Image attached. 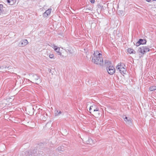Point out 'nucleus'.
<instances>
[{"instance_id": "412c9836", "label": "nucleus", "mask_w": 156, "mask_h": 156, "mask_svg": "<svg viewBox=\"0 0 156 156\" xmlns=\"http://www.w3.org/2000/svg\"><path fill=\"white\" fill-rule=\"evenodd\" d=\"M122 67H124L122 66L121 64H120L119 63L118 65L116 66V68L117 69V70H119L120 69V68H122Z\"/></svg>"}, {"instance_id": "39448f33", "label": "nucleus", "mask_w": 156, "mask_h": 156, "mask_svg": "<svg viewBox=\"0 0 156 156\" xmlns=\"http://www.w3.org/2000/svg\"><path fill=\"white\" fill-rule=\"evenodd\" d=\"M48 117V115L47 113L44 112H42L41 113V115L40 117V119L43 121H45L46 120L47 118Z\"/></svg>"}, {"instance_id": "7c9ffc66", "label": "nucleus", "mask_w": 156, "mask_h": 156, "mask_svg": "<svg viewBox=\"0 0 156 156\" xmlns=\"http://www.w3.org/2000/svg\"><path fill=\"white\" fill-rule=\"evenodd\" d=\"M85 10L86 11H88V10H89V9H86Z\"/></svg>"}, {"instance_id": "6e6552de", "label": "nucleus", "mask_w": 156, "mask_h": 156, "mask_svg": "<svg viewBox=\"0 0 156 156\" xmlns=\"http://www.w3.org/2000/svg\"><path fill=\"white\" fill-rule=\"evenodd\" d=\"M98 108H98L96 105H93L90 106V112L91 114L92 113V112H94Z\"/></svg>"}, {"instance_id": "4468645a", "label": "nucleus", "mask_w": 156, "mask_h": 156, "mask_svg": "<svg viewBox=\"0 0 156 156\" xmlns=\"http://www.w3.org/2000/svg\"><path fill=\"white\" fill-rule=\"evenodd\" d=\"M140 44H146L147 41L146 39H139Z\"/></svg>"}, {"instance_id": "aec40b11", "label": "nucleus", "mask_w": 156, "mask_h": 156, "mask_svg": "<svg viewBox=\"0 0 156 156\" xmlns=\"http://www.w3.org/2000/svg\"><path fill=\"white\" fill-rule=\"evenodd\" d=\"M111 63V62L109 61L105 60V64L106 66H108L109 65H110Z\"/></svg>"}, {"instance_id": "6ab92c4d", "label": "nucleus", "mask_w": 156, "mask_h": 156, "mask_svg": "<svg viewBox=\"0 0 156 156\" xmlns=\"http://www.w3.org/2000/svg\"><path fill=\"white\" fill-rule=\"evenodd\" d=\"M3 5H2L0 4V14L3 13L4 12Z\"/></svg>"}, {"instance_id": "b1692460", "label": "nucleus", "mask_w": 156, "mask_h": 156, "mask_svg": "<svg viewBox=\"0 0 156 156\" xmlns=\"http://www.w3.org/2000/svg\"><path fill=\"white\" fill-rule=\"evenodd\" d=\"M134 44L136 46H138L140 44V42L139 40L138 42H136L135 44Z\"/></svg>"}, {"instance_id": "c756f323", "label": "nucleus", "mask_w": 156, "mask_h": 156, "mask_svg": "<svg viewBox=\"0 0 156 156\" xmlns=\"http://www.w3.org/2000/svg\"><path fill=\"white\" fill-rule=\"evenodd\" d=\"M48 70L49 72H51V70L50 69H48Z\"/></svg>"}, {"instance_id": "1a4fd4ad", "label": "nucleus", "mask_w": 156, "mask_h": 156, "mask_svg": "<svg viewBox=\"0 0 156 156\" xmlns=\"http://www.w3.org/2000/svg\"><path fill=\"white\" fill-rule=\"evenodd\" d=\"M51 9H49L47 10L43 14V16L44 17L47 16L51 12Z\"/></svg>"}, {"instance_id": "a878e982", "label": "nucleus", "mask_w": 156, "mask_h": 156, "mask_svg": "<svg viewBox=\"0 0 156 156\" xmlns=\"http://www.w3.org/2000/svg\"><path fill=\"white\" fill-rule=\"evenodd\" d=\"M37 154H29V156H37Z\"/></svg>"}, {"instance_id": "4be33fe9", "label": "nucleus", "mask_w": 156, "mask_h": 156, "mask_svg": "<svg viewBox=\"0 0 156 156\" xmlns=\"http://www.w3.org/2000/svg\"><path fill=\"white\" fill-rule=\"evenodd\" d=\"M9 66H8V67H7V66L5 65H3L2 66H0V68L2 69H6V68H9Z\"/></svg>"}, {"instance_id": "bb28decb", "label": "nucleus", "mask_w": 156, "mask_h": 156, "mask_svg": "<svg viewBox=\"0 0 156 156\" xmlns=\"http://www.w3.org/2000/svg\"><path fill=\"white\" fill-rule=\"evenodd\" d=\"M61 113V112L60 111H59V112H58V111L57 110H56V112L55 113V115H58L59 114H60Z\"/></svg>"}, {"instance_id": "a211bd4d", "label": "nucleus", "mask_w": 156, "mask_h": 156, "mask_svg": "<svg viewBox=\"0 0 156 156\" xmlns=\"http://www.w3.org/2000/svg\"><path fill=\"white\" fill-rule=\"evenodd\" d=\"M29 109L30 110V111L29 112V114L30 115H31L32 114H33L34 112L33 111L34 108H33L32 107H31L29 108Z\"/></svg>"}, {"instance_id": "393cba45", "label": "nucleus", "mask_w": 156, "mask_h": 156, "mask_svg": "<svg viewBox=\"0 0 156 156\" xmlns=\"http://www.w3.org/2000/svg\"><path fill=\"white\" fill-rule=\"evenodd\" d=\"M54 56V55L53 54H50L49 55V57L51 58H53Z\"/></svg>"}, {"instance_id": "f03ea898", "label": "nucleus", "mask_w": 156, "mask_h": 156, "mask_svg": "<svg viewBox=\"0 0 156 156\" xmlns=\"http://www.w3.org/2000/svg\"><path fill=\"white\" fill-rule=\"evenodd\" d=\"M30 77V79L32 81H31L32 83L37 84H39L41 82V80L39 76L36 74L32 73L29 74Z\"/></svg>"}, {"instance_id": "9b49d317", "label": "nucleus", "mask_w": 156, "mask_h": 156, "mask_svg": "<svg viewBox=\"0 0 156 156\" xmlns=\"http://www.w3.org/2000/svg\"><path fill=\"white\" fill-rule=\"evenodd\" d=\"M54 48L55 50L57 52L58 55H61V53L59 51V48L56 46L54 45Z\"/></svg>"}, {"instance_id": "cd10ccee", "label": "nucleus", "mask_w": 156, "mask_h": 156, "mask_svg": "<svg viewBox=\"0 0 156 156\" xmlns=\"http://www.w3.org/2000/svg\"><path fill=\"white\" fill-rule=\"evenodd\" d=\"M123 118L124 119V121L126 122L129 119L126 117H125V118Z\"/></svg>"}, {"instance_id": "c85d7f7f", "label": "nucleus", "mask_w": 156, "mask_h": 156, "mask_svg": "<svg viewBox=\"0 0 156 156\" xmlns=\"http://www.w3.org/2000/svg\"><path fill=\"white\" fill-rule=\"evenodd\" d=\"M90 2L92 3H94L95 1H94V0H90Z\"/></svg>"}, {"instance_id": "7ed1b4c3", "label": "nucleus", "mask_w": 156, "mask_h": 156, "mask_svg": "<svg viewBox=\"0 0 156 156\" xmlns=\"http://www.w3.org/2000/svg\"><path fill=\"white\" fill-rule=\"evenodd\" d=\"M138 51L139 52L144 55L146 52L149 51H150V49L147 47L143 46L140 47Z\"/></svg>"}, {"instance_id": "9d476101", "label": "nucleus", "mask_w": 156, "mask_h": 156, "mask_svg": "<svg viewBox=\"0 0 156 156\" xmlns=\"http://www.w3.org/2000/svg\"><path fill=\"white\" fill-rule=\"evenodd\" d=\"M118 70L122 74H125L126 72V70L124 67L120 68Z\"/></svg>"}, {"instance_id": "2f4dec72", "label": "nucleus", "mask_w": 156, "mask_h": 156, "mask_svg": "<svg viewBox=\"0 0 156 156\" xmlns=\"http://www.w3.org/2000/svg\"><path fill=\"white\" fill-rule=\"evenodd\" d=\"M70 12H71L72 13H73V12H72L71 11H70H70H69V13Z\"/></svg>"}, {"instance_id": "f8f14e48", "label": "nucleus", "mask_w": 156, "mask_h": 156, "mask_svg": "<svg viewBox=\"0 0 156 156\" xmlns=\"http://www.w3.org/2000/svg\"><path fill=\"white\" fill-rule=\"evenodd\" d=\"M75 49L74 48L73 49L72 48H69V55H73L75 52L74 50Z\"/></svg>"}, {"instance_id": "f257e3e1", "label": "nucleus", "mask_w": 156, "mask_h": 156, "mask_svg": "<svg viewBox=\"0 0 156 156\" xmlns=\"http://www.w3.org/2000/svg\"><path fill=\"white\" fill-rule=\"evenodd\" d=\"M93 55L94 57L92 58V62L100 66H103L104 62L102 54L96 51H94Z\"/></svg>"}, {"instance_id": "2eb2a0df", "label": "nucleus", "mask_w": 156, "mask_h": 156, "mask_svg": "<svg viewBox=\"0 0 156 156\" xmlns=\"http://www.w3.org/2000/svg\"><path fill=\"white\" fill-rule=\"evenodd\" d=\"M127 51L130 54H135L136 53V52L135 50L130 48H129L128 49Z\"/></svg>"}, {"instance_id": "f3484780", "label": "nucleus", "mask_w": 156, "mask_h": 156, "mask_svg": "<svg viewBox=\"0 0 156 156\" xmlns=\"http://www.w3.org/2000/svg\"><path fill=\"white\" fill-rule=\"evenodd\" d=\"M149 89L151 91H153L156 90V86H151L149 88Z\"/></svg>"}, {"instance_id": "0eeeda50", "label": "nucleus", "mask_w": 156, "mask_h": 156, "mask_svg": "<svg viewBox=\"0 0 156 156\" xmlns=\"http://www.w3.org/2000/svg\"><path fill=\"white\" fill-rule=\"evenodd\" d=\"M101 112V110L98 108L94 112H92V113L91 114L95 117H98L100 115V113Z\"/></svg>"}, {"instance_id": "423d86ee", "label": "nucleus", "mask_w": 156, "mask_h": 156, "mask_svg": "<svg viewBox=\"0 0 156 156\" xmlns=\"http://www.w3.org/2000/svg\"><path fill=\"white\" fill-rule=\"evenodd\" d=\"M28 43V41L27 39L22 40L19 43L18 45L20 47H23L27 45Z\"/></svg>"}, {"instance_id": "dca6fc26", "label": "nucleus", "mask_w": 156, "mask_h": 156, "mask_svg": "<svg viewBox=\"0 0 156 156\" xmlns=\"http://www.w3.org/2000/svg\"><path fill=\"white\" fill-rule=\"evenodd\" d=\"M132 119L130 118H129L128 120L126 122V123L130 126H131L132 125Z\"/></svg>"}, {"instance_id": "20e7f679", "label": "nucleus", "mask_w": 156, "mask_h": 156, "mask_svg": "<svg viewBox=\"0 0 156 156\" xmlns=\"http://www.w3.org/2000/svg\"><path fill=\"white\" fill-rule=\"evenodd\" d=\"M106 69L108 73L111 75L114 74L115 71L114 68L113 66H109L108 67H107Z\"/></svg>"}, {"instance_id": "ddd939ff", "label": "nucleus", "mask_w": 156, "mask_h": 156, "mask_svg": "<svg viewBox=\"0 0 156 156\" xmlns=\"http://www.w3.org/2000/svg\"><path fill=\"white\" fill-rule=\"evenodd\" d=\"M56 150L59 152L63 151L65 150L64 147L63 146H59L56 149Z\"/></svg>"}, {"instance_id": "5701e85b", "label": "nucleus", "mask_w": 156, "mask_h": 156, "mask_svg": "<svg viewBox=\"0 0 156 156\" xmlns=\"http://www.w3.org/2000/svg\"><path fill=\"white\" fill-rule=\"evenodd\" d=\"M88 142V143L90 144H91L93 142L91 138H89Z\"/></svg>"}, {"instance_id": "473e14b6", "label": "nucleus", "mask_w": 156, "mask_h": 156, "mask_svg": "<svg viewBox=\"0 0 156 156\" xmlns=\"http://www.w3.org/2000/svg\"><path fill=\"white\" fill-rule=\"evenodd\" d=\"M122 12V11H121L120 12Z\"/></svg>"}]
</instances>
